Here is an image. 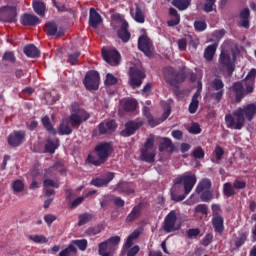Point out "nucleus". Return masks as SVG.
Wrapping results in <instances>:
<instances>
[{
  "label": "nucleus",
  "mask_w": 256,
  "mask_h": 256,
  "mask_svg": "<svg viewBox=\"0 0 256 256\" xmlns=\"http://www.w3.org/2000/svg\"><path fill=\"white\" fill-rule=\"evenodd\" d=\"M57 147H59V139H55V140H52L51 138H48L46 140V145H45V152L46 153H55Z\"/></svg>",
  "instance_id": "34"
},
{
  "label": "nucleus",
  "mask_w": 256,
  "mask_h": 256,
  "mask_svg": "<svg viewBox=\"0 0 256 256\" xmlns=\"http://www.w3.org/2000/svg\"><path fill=\"white\" fill-rule=\"evenodd\" d=\"M112 21L122 23L120 29L117 31V37L121 39L122 43H129L131 40V32H129V23L125 21L123 15L119 13L113 14Z\"/></svg>",
  "instance_id": "5"
},
{
  "label": "nucleus",
  "mask_w": 256,
  "mask_h": 256,
  "mask_svg": "<svg viewBox=\"0 0 256 256\" xmlns=\"http://www.w3.org/2000/svg\"><path fill=\"white\" fill-rule=\"evenodd\" d=\"M2 61L13 64L17 61V58L15 57V53L13 51H7L3 54Z\"/></svg>",
  "instance_id": "43"
},
{
  "label": "nucleus",
  "mask_w": 256,
  "mask_h": 256,
  "mask_svg": "<svg viewBox=\"0 0 256 256\" xmlns=\"http://www.w3.org/2000/svg\"><path fill=\"white\" fill-rule=\"evenodd\" d=\"M79 57H81V52H74L68 55V63L70 65H77V61H79Z\"/></svg>",
  "instance_id": "49"
},
{
  "label": "nucleus",
  "mask_w": 256,
  "mask_h": 256,
  "mask_svg": "<svg viewBox=\"0 0 256 256\" xmlns=\"http://www.w3.org/2000/svg\"><path fill=\"white\" fill-rule=\"evenodd\" d=\"M99 135H109V133H115L117 131V122L114 119L106 122H101L98 125Z\"/></svg>",
  "instance_id": "19"
},
{
  "label": "nucleus",
  "mask_w": 256,
  "mask_h": 256,
  "mask_svg": "<svg viewBox=\"0 0 256 256\" xmlns=\"http://www.w3.org/2000/svg\"><path fill=\"white\" fill-rule=\"evenodd\" d=\"M124 127L125 129L120 131V137H131L132 135H135L141 127H143V122L130 120L125 123Z\"/></svg>",
  "instance_id": "13"
},
{
  "label": "nucleus",
  "mask_w": 256,
  "mask_h": 256,
  "mask_svg": "<svg viewBox=\"0 0 256 256\" xmlns=\"http://www.w3.org/2000/svg\"><path fill=\"white\" fill-rule=\"evenodd\" d=\"M119 243H121L120 236H112L108 238L98 245V255L115 256V251H117V245H119Z\"/></svg>",
  "instance_id": "4"
},
{
  "label": "nucleus",
  "mask_w": 256,
  "mask_h": 256,
  "mask_svg": "<svg viewBox=\"0 0 256 256\" xmlns=\"http://www.w3.org/2000/svg\"><path fill=\"white\" fill-rule=\"evenodd\" d=\"M115 179V173L108 172L106 173L105 178H94L91 181V185L94 187H107L109 183H111V180Z\"/></svg>",
  "instance_id": "24"
},
{
  "label": "nucleus",
  "mask_w": 256,
  "mask_h": 256,
  "mask_svg": "<svg viewBox=\"0 0 256 256\" xmlns=\"http://www.w3.org/2000/svg\"><path fill=\"white\" fill-rule=\"evenodd\" d=\"M143 209H145V203L139 202L136 206L132 208L130 213L126 217V223H133V221H137L143 213Z\"/></svg>",
  "instance_id": "21"
},
{
  "label": "nucleus",
  "mask_w": 256,
  "mask_h": 256,
  "mask_svg": "<svg viewBox=\"0 0 256 256\" xmlns=\"http://www.w3.org/2000/svg\"><path fill=\"white\" fill-rule=\"evenodd\" d=\"M194 29L196 31H205L207 29V23L205 21L197 20L194 22Z\"/></svg>",
  "instance_id": "55"
},
{
  "label": "nucleus",
  "mask_w": 256,
  "mask_h": 256,
  "mask_svg": "<svg viewBox=\"0 0 256 256\" xmlns=\"http://www.w3.org/2000/svg\"><path fill=\"white\" fill-rule=\"evenodd\" d=\"M114 191L120 195H133V193H135V185L131 182L121 180L116 184Z\"/></svg>",
  "instance_id": "18"
},
{
  "label": "nucleus",
  "mask_w": 256,
  "mask_h": 256,
  "mask_svg": "<svg viewBox=\"0 0 256 256\" xmlns=\"http://www.w3.org/2000/svg\"><path fill=\"white\" fill-rule=\"evenodd\" d=\"M188 131L191 135H199L201 133V126H199V123H192Z\"/></svg>",
  "instance_id": "57"
},
{
  "label": "nucleus",
  "mask_w": 256,
  "mask_h": 256,
  "mask_svg": "<svg viewBox=\"0 0 256 256\" xmlns=\"http://www.w3.org/2000/svg\"><path fill=\"white\" fill-rule=\"evenodd\" d=\"M186 235H187L188 239H196V237H199V235H201V229L190 228L187 230Z\"/></svg>",
  "instance_id": "46"
},
{
  "label": "nucleus",
  "mask_w": 256,
  "mask_h": 256,
  "mask_svg": "<svg viewBox=\"0 0 256 256\" xmlns=\"http://www.w3.org/2000/svg\"><path fill=\"white\" fill-rule=\"evenodd\" d=\"M214 155L216 158V163H219V161H221V159H223V155H225V150H223V148H221V146H216V148L214 150Z\"/></svg>",
  "instance_id": "52"
},
{
  "label": "nucleus",
  "mask_w": 256,
  "mask_h": 256,
  "mask_svg": "<svg viewBox=\"0 0 256 256\" xmlns=\"http://www.w3.org/2000/svg\"><path fill=\"white\" fill-rule=\"evenodd\" d=\"M211 187H212L211 180L209 178H204L198 183L196 187V193L199 194V193H203V191H209Z\"/></svg>",
  "instance_id": "33"
},
{
  "label": "nucleus",
  "mask_w": 256,
  "mask_h": 256,
  "mask_svg": "<svg viewBox=\"0 0 256 256\" xmlns=\"http://www.w3.org/2000/svg\"><path fill=\"white\" fill-rule=\"evenodd\" d=\"M41 123L43 127H45L46 131L50 133V135H57V130L53 128V124H51V120L49 119V116H44L41 119Z\"/></svg>",
  "instance_id": "37"
},
{
  "label": "nucleus",
  "mask_w": 256,
  "mask_h": 256,
  "mask_svg": "<svg viewBox=\"0 0 256 256\" xmlns=\"http://www.w3.org/2000/svg\"><path fill=\"white\" fill-rule=\"evenodd\" d=\"M138 102L135 99H127L123 104L124 111L131 113L137 109Z\"/></svg>",
  "instance_id": "38"
},
{
  "label": "nucleus",
  "mask_w": 256,
  "mask_h": 256,
  "mask_svg": "<svg viewBox=\"0 0 256 256\" xmlns=\"http://www.w3.org/2000/svg\"><path fill=\"white\" fill-rule=\"evenodd\" d=\"M101 23H103L101 14H99L95 8H90L89 26L92 27V29H97Z\"/></svg>",
  "instance_id": "27"
},
{
  "label": "nucleus",
  "mask_w": 256,
  "mask_h": 256,
  "mask_svg": "<svg viewBox=\"0 0 256 256\" xmlns=\"http://www.w3.org/2000/svg\"><path fill=\"white\" fill-rule=\"evenodd\" d=\"M152 45L151 39L146 35H141L138 38V49L142 51L146 57H151L153 55V52H151Z\"/></svg>",
  "instance_id": "17"
},
{
  "label": "nucleus",
  "mask_w": 256,
  "mask_h": 256,
  "mask_svg": "<svg viewBox=\"0 0 256 256\" xmlns=\"http://www.w3.org/2000/svg\"><path fill=\"white\" fill-rule=\"evenodd\" d=\"M99 80V72L91 70L86 74L83 83L88 91H97L99 89Z\"/></svg>",
  "instance_id": "9"
},
{
  "label": "nucleus",
  "mask_w": 256,
  "mask_h": 256,
  "mask_svg": "<svg viewBox=\"0 0 256 256\" xmlns=\"http://www.w3.org/2000/svg\"><path fill=\"white\" fill-rule=\"evenodd\" d=\"M20 23L24 27H35L41 23V19L34 14L25 13L21 16Z\"/></svg>",
  "instance_id": "23"
},
{
  "label": "nucleus",
  "mask_w": 256,
  "mask_h": 256,
  "mask_svg": "<svg viewBox=\"0 0 256 256\" xmlns=\"http://www.w3.org/2000/svg\"><path fill=\"white\" fill-rule=\"evenodd\" d=\"M132 17L136 23H145V12L139 5L136 6L135 15L132 14Z\"/></svg>",
  "instance_id": "40"
},
{
  "label": "nucleus",
  "mask_w": 256,
  "mask_h": 256,
  "mask_svg": "<svg viewBox=\"0 0 256 256\" xmlns=\"http://www.w3.org/2000/svg\"><path fill=\"white\" fill-rule=\"evenodd\" d=\"M148 119V125H151L152 127H157V125H161L163 123V120L160 118H155L153 116H150Z\"/></svg>",
  "instance_id": "62"
},
{
  "label": "nucleus",
  "mask_w": 256,
  "mask_h": 256,
  "mask_svg": "<svg viewBox=\"0 0 256 256\" xmlns=\"http://www.w3.org/2000/svg\"><path fill=\"white\" fill-rule=\"evenodd\" d=\"M0 14L6 23H15L17 21V9L13 6H2L0 8Z\"/></svg>",
  "instance_id": "15"
},
{
  "label": "nucleus",
  "mask_w": 256,
  "mask_h": 256,
  "mask_svg": "<svg viewBox=\"0 0 256 256\" xmlns=\"http://www.w3.org/2000/svg\"><path fill=\"white\" fill-rule=\"evenodd\" d=\"M232 92L235 95L236 103H241L243 99L247 96V94L251 92H247V85L243 81H237L232 84Z\"/></svg>",
  "instance_id": "14"
},
{
  "label": "nucleus",
  "mask_w": 256,
  "mask_h": 256,
  "mask_svg": "<svg viewBox=\"0 0 256 256\" xmlns=\"http://www.w3.org/2000/svg\"><path fill=\"white\" fill-rule=\"evenodd\" d=\"M44 31L46 35L49 37H63V31L58 30L57 23L55 22H47L44 26Z\"/></svg>",
  "instance_id": "26"
},
{
  "label": "nucleus",
  "mask_w": 256,
  "mask_h": 256,
  "mask_svg": "<svg viewBox=\"0 0 256 256\" xmlns=\"http://www.w3.org/2000/svg\"><path fill=\"white\" fill-rule=\"evenodd\" d=\"M245 241H247V234L242 233L240 236L236 239L235 241V246L236 247H242V245L245 244Z\"/></svg>",
  "instance_id": "60"
},
{
  "label": "nucleus",
  "mask_w": 256,
  "mask_h": 256,
  "mask_svg": "<svg viewBox=\"0 0 256 256\" xmlns=\"http://www.w3.org/2000/svg\"><path fill=\"white\" fill-rule=\"evenodd\" d=\"M12 189L15 193H21L25 189V184L21 180H16L13 182Z\"/></svg>",
  "instance_id": "48"
},
{
  "label": "nucleus",
  "mask_w": 256,
  "mask_h": 256,
  "mask_svg": "<svg viewBox=\"0 0 256 256\" xmlns=\"http://www.w3.org/2000/svg\"><path fill=\"white\" fill-rule=\"evenodd\" d=\"M32 7L36 15H39L40 17H45V13L47 11V5H45V2L41 0L33 1Z\"/></svg>",
  "instance_id": "31"
},
{
  "label": "nucleus",
  "mask_w": 256,
  "mask_h": 256,
  "mask_svg": "<svg viewBox=\"0 0 256 256\" xmlns=\"http://www.w3.org/2000/svg\"><path fill=\"white\" fill-rule=\"evenodd\" d=\"M192 157H193L194 159H205V151L203 150V148L197 147V148L193 151Z\"/></svg>",
  "instance_id": "51"
},
{
  "label": "nucleus",
  "mask_w": 256,
  "mask_h": 256,
  "mask_svg": "<svg viewBox=\"0 0 256 256\" xmlns=\"http://www.w3.org/2000/svg\"><path fill=\"white\" fill-rule=\"evenodd\" d=\"M28 239H30V241H33V243L38 244L47 243L49 241V239H47L45 235H30Z\"/></svg>",
  "instance_id": "44"
},
{
  "label": "nucleus",
  "mask_w": 256,
  "mask_h": 256,
  "mask_svg": "<svg viewBox=\"0 0 256 256\" xmlns=\"http://www.w3.org/2000/svg\"><path fill=\"white\" fill-rule=\"evenodd\" d=\"M117 77H115L113 74L108 73L106 75V79H105V85H107L108 87H111V85H117Z\"/></svg>",
  "instance_id": "50"
},
{
  "label": "nucleus",
  "mask_w": 256,
  "mask_h": 256,
  "mask_svg": "<svg viewBox=\"0 0 256 256\" xmlns=\"http://www.w3.org/2000/svg\"><path fill=\"white\" fill-rule=\"evenodd\" d=\"M103 231V225L98 224L96 226L93 227H89L86 231H85V235L87 237H93L95 235H99V233H101Z\"/></svg>",
  "instance_id": "41"
},
{
  "label": "nucleus",
  "mask_w": 256,
  "mask_h": 256,
  "mask_svg": "<svg viewBox=\"0 0 256 256\" xmlns=\"http://www.w3.org/2000/svg\"><path fill=\"white\" fill-rule=\"evenodd\" d=\"M181 22V16H172L170 20L167 21L168 27H175Z\"/></svg>",
  "instance_id": "63"
},
{
  "label": "nucleus",
  "mask_w": 256,
  "mask_h": 256,
  "mask_svg": "<svg viewBox=\"0 0 256 256\" xmlns=\"http://www.w3.org/2000/svg\"><path fill=\"white\" fill-rule=\"evenodd\" d=\"M208 211L207 204H199L195 207V212L202 213V215H207Z\"/></svg>",
  "instance_id": "64"
},
{
  "label": "nucleus",
  "mask_w": 256,
  "mask_h": 256,
  "mask_svg": "<svg viewBox=\"0 0 256 256\" xmlns=\"http://www.w3.org/2000/svg\"><path fill=\"white\" fill-rule=\"evenodd\" d=\"M96 155H98V158L101 161H107V158L109 155H111V152L113 151V146L109 142H105L102 144H98L95 147Z\"/></svg>",
  "instance_id": "16"
},
{
  "label": "nucleus",
  "mask_w": 256,
  "mask_h": 256,
  "mask_svg": "<svg viewBox=\"0 0 256 256\" xmlns=\"http://www.w3.org/2000/svg\"><path fill=\"white\" fill-rule=\"evenodd\" d=\"M147 75H145V71L139 69L135 66L130 67V85L134 89L143 85V79H145Z\"/></svg>",
  "instance_id": "10"
},
{
  "label": "nucleus",
  "mask_w": 256,
  "mask_h": 256,
  "mask_svg": "<svg viewBox=\"0 0 256 256\" xmlns=\"http://www.w3.org/2000/svg\"><path fill=\"white\" fill-rule=\"evenodd\" d=\"M211 243H213V234L207 233L202 240V245L204 247H209Z\"/></svg>",
  "instance_id": "58"
},
{
  "label": "nucleus",
  "mask_w": 256,
  "mask_h": 256,
  "mask_svg": "<svg viewBox=\"0 0 256 256\" xmlns=\"http://www.w3.org/2000/svg\"><path fill=\"white\" fill-rule=\"evenodd\" d=\"M210 87L212 91L210 93V99L214 101V103H221V99H223V95H225V83L221 78H214L210 81Z\"/></svg>",
  "instance_id": "6"
},
{
  "label": "nucleus",
  "mask_w": 256,
  "mask_h": 256,
  "mask_svg": "<svg viewBox=\"0 0 256 256\" xmlns=\"http://www.w3.org/2000/svg\"><path fill=\"white\" fill-rule=\"evenodd\" d=\"M212 227L215 233H218V235H223L225 231V220L223 219V216H213Z\"/></svg>",
  "instance_id": "28"
},
{
  "label": "nucleus",
  "mask_w": 256,
  "mask_h": 256,
  "mask_svg": "<svg viewBox=\"0 0 256 256\" xmlns=\"http://www.w3.org/2000/svg\"><path fill=\"white\" fill-rule=\"evenodd\" d=\"M251 10L249 8H243L239 13V21L237 25L243 29H249L251 27Z\"/></svg>",
  "instance_id": "22"
},
{
  "label": "nucleus",
  "mask_w": 256,
  "mask_h": 256,
  "mask_svg": "<svg viewBox=\"0 0 256 256\" xmlns=\"http://www.w3.org/2000/svg\"><path fill=\"white\" fill-rule=\"evenodd\" d=\"M93 219V215L89 213H83L78 216V226L82 227V225H87L89 221Z\"/></svg>",
  "instance_id": "42"
},
{
  "label": "nucleus",
  "mask_w": 256,
  "mask_h": 256,
  "mask_svg": "<svg viewBox=\"0 0 256 256\" xmlns=\"http://www.w3.org/2000/svg\"><path fill=\"white\" fill-rule=\"evenodd\" d=\"M235 59V55H233L232 59L231 54H229V52L222 51L218 59L219 71H221V73L226 72L228 77H233V72L235 71Z\"/></svg>",
  "instance_id": "3"
},
{
  "label": "nucleus",
  "mask_w": 256,
  "mask_h": 256,
  "mask_svg": "<svg viewBox=\"0 0 256 256\" xmlns=\"http://www.w3.org/2000/svg\"><path fill=\"white\" fill-rule=\"evenodd\" d=\"M183 81H185V74L183 72H176L174 78L168 79L167 83L172 87H179V84L183 83Z\"/></svg>",
  "instance_id": "32"
},
{
  "label": "nucleus",
  "mask_w": 256,
  "mask_h": 256,
  "mask_svg": "<svg viewBox=\"0 0 256 256\" xmlns=\"http://www.w3.org/2000/svg\"><path fill=\"white\" fill-rule=\"evenodd\" d=\"M255 78H256V69L252 68L250 72L246 75L243 82L246 85L247 93H253L255 89Z\"/></svg>",
  "instance_id": "25"
},
{
  "label": "nucleus",
  "mask_w": 256,
  "mask_h": 256,
  "mask_svg": "<svg viewBox=\"0 0 256 256\" xmlns=\"http://www.w3.org/2000/svg\"><path fill=\"white\" fill-rule=\"evenodd\" d=\"M51 169L58 171V173H65V164L63 163V161H57L54 163Z\"/></svg>",
  "instance_id": "56"
},
{
  "label": "nucleus",
  "mask_w": 256,
  "mask_h": 256,
  "mask_svg": "<svg viewBox=\"0 0 256 256\" xmlns=\"http://www.w3.org/2000/svg\"><path fill=\"white\" fill-rule=\"evenodd\" d=\"M154 146L155 140H153L152 138H148L144 144V148L140 150L141 161H145V163H155V156L157 154L155 153V149L153 148Z\"/></svg>",
  "instance_id": "7"
},
{
  "label": "nucleus",
  "mask_w": 256,
  "mask_h": 256,
  "mask_svg": "<svg viewBox=\"0 0 256 256\" xmlns=\"http://www.w3.org/2000/svg\"><path fill=\"white\" fill-rule=\"evenodd\" d=\"M159 151L163 153L167 151L168 153H175V144L169 138H162V141L159 144Z\"/></svg>",
  "instance_id": "30"
},
{
  "label": "nucleus",
  "mask_w": 256,
  "mask_h": 256,
  "mask_svg": "<svg viewBox=\"0 0 256 256\" xmlns=\"http://www.w3.org/2000/svg\"><path fill=\"white\" fill-rule=\"evenodd\" d=\"M202 194L200 195L201 201H204V203H209L211 199H213V193L210 192V190H206L201 192Z\"/></svg>",
  "instance_id": "53"
},
{
  "label": "nucleus",
  "mask_w": 256,
  "mask_h": 256,
  "mask_svg": "<svg viewBox=\"0 0 256 256\" xmlns=\"http://www.w3.org/2000/svg\"><path fill=\"white\" fill-rule=\"evenodd\" d=\"M195 183H197V176H195V174H183L182 176L177 177L174 181V184L176 185H184L185 195H189L191 191H193Z\"/></svg>",
  "instance_id": "8"
},
{
  "label": "nucleus",
  "mask_w": 256,
  "mask_h": 256,
  "mask_svg": "<svg viewBox=\"0 0 256 256\" xmlns=\"http://www.w3.org/2000/svg\"><path fill=\"white\" fill-rule=\"evenodd\" d=\"M102 57L112 67H117L121 61V54L117 49H102Z\"/></svg>",
  "instance_id": "11"
},
{
  "label": "nucleus",
  "mask_w": 256,
  "mask_h": 256,
  "mask_svg": "<svg viewBox=\"0 0 256 256\" xmlns=\"http://www.w3.org/2000/svg\"><path fill=\"white\" fill-rule=\"evenodd\" d=\"M89 117H91V115L85 109H72L70 116L63 119L60 123L58 127L59 135H71L73 133V127H79L85 123Z\"/></svg>",
  "instance_id": "2"
},
{
  "label": "nucleus",
  "mask_w": 256,
  "mask_h": 256,
  "mask_svg": "<svg viewBox=\"0 0 256 256\" xmlns=\"http://www.w3.org/2000/svg\"><path fill=\"white\" fill-rule=\"evenodd\" d=\"M172 5L179 11H185L191 7V0H172Z\"/></svg>",
  "instance_id": "36"
},
{
  "label": "nucleus",
  "mask_w": 256,
  "mask_h": 256,
  "mask_svg": "<svg viewBox=\"0 0 256 256\" xmlns=\"http://www.w3.org/2000/svg\"><path fill=\"white\" fill-rule=\"evenodd\" d=\"M71 253H77V248H76L75 245H73V244L68 245L67 248H65L64 250H62V251L59 253V256H69V255H71Z\"/></svg>",
  "instance_id": "47"
},
{
  "label": "nucleus",
  "mask_w": 256,
  "mask_h": 256,
  "mask_svg": "<svg viewBox=\"0 0 256 256\" xmlns=\"http://www.w3.org/2000/svg\"><path fill=\"white\" fill-rule=\"evenodd\" d=\"M197 109H199V100H191L189 105V113H197Z\"/></svg>",
  "instance_id": "61"
},
{
  "label": "nucleus",
  "mask_w": 256,
  "mask_h": 256,
  "mask_svg": "<svg viewBox=\"0 0 256 256\" xmlns=\"http://www.w3.org/2000/svg\"><path fill=\"white\" fill-rule=\"evenodd\" d=\"M72 245H76L80 251H85L87 249V239L73 240Z\"/></svg>",
  "instance_id": "45"
},
{
  "label": "nucleus",
  "mask_w": 256,
  "mask_h": 256,
  "mask_svg": "<svg viewBox=\"0 0 256 256\" xmlns=\"http://www.w3.org/2000/svg\"><path fill=\"white\" fill-rule=\"evenodd\" d=\"M255 115V104L251 103L244 106L243 108L239 107L233 111V115L227 114L225 116L226 127L228 129H236L237 131H241V129L245 127V119L246 121L251 122L253 121V117H255Z\"/></svg>",
  "instance_id": "1"
},
{
  "label": "nucleus",
  "mask_w": 256,
  "mask_h": 256,
  "mask_svg": "<svg viewBox=\"0 0 256 256\" xmlns=\"http://www.w3.org/2000/svg\"><path fill=\"white\" fill-rule=\"evenodd\" d=\"M215 3H217V0H206L203 8L205 13H211L213 11V7H215Z\"/></svg>",
  "instance_id": "54"
},
{
  "label": "nucleus",
  "mask_w": 256,
  "mask_h": 256,
  "mask_svg": "<svg viewBox=\"0 0 256 256\" xmlns=\"http://www.w3.org/2000/svg\"><path fill=\"white\" fill-rule=\"evenodd\" d=\"M23 53L24 55H26V57H29L30 59H37L41 57V51H39V48L34 44L26 45L23 48Z\"/></svg>",
  "instance_id": "29"
},
{
  "label": "nucleus",
  "mask_w": 256,
  "mask_h": 256,
  "mask_svg": "<svg viewBox=\"0 0 256 256\" xmlns=\"http://www.w3.org/2000/svg\"><path fill=\"white\" fill-rule=\"evenodd\" d=\"M223 195H225V197H233V195H237L233 184H231L230 182H226L223 184Z\"/></svg>",
  "instance_id": "39"
},
{
  "label": "nucleus",
  "mask_w": 256,
  "mask_h": 256,
  "mask_svg": "<svg viewBox=\"0 0 256 256\" xmlns=\"http://www.w3.org/2000/svg\"><path fill=\"white\" fill-rule=\"evenodd\" d=\"M215 53H217V44L207 46L204 51V59H206V61H213Z\"/></svg>",
  "instance_id": "35"
},
{
  "label": "nucleus",
  "mask_w": 256,
  "mask_h": 256,
  "mask_svg": "<svg viewBox=\"0 0 256 256\" xmlns=\"http://www.w3.org/2000/svg\"><path fill=\"white\" fill-rule=\"evenodd\" d=\"M23 139H25V131L15 130L12 134H9L8 136V145H10V147H19V145L23 143Z\"/></svg>",
  "instance_id": "20"
},
{
  "label": "nucleus",
  "mask_w": 256,
  "mask_h": 256,
  "mask_svg": "<svg viewBox=\"0 0 256 256\" xmlns=\"http://www.w3.org/2000/svg\"><path fill=\"white\" fill-rule=\"evenodd\" d=\"M44 221L47 223L48 227H51L53 225V222L57 221V216L54 214H46L44 216Z\"/></svg>",
  "instance_id": "59"
},
{
  "label": "nucleus",
  "mask_w": 256,
  "mask_h": 256,
  "mask_svg": "<svg viewBox=\"0 0 256 256\" xmlns=\"http://www.w3.org/2000/svg\"><path fill=\"white\" fill-rule=\"evenodd\" d=\"M177 223V213L175 210H171L164 218L163 231L165 233H173V231H179V226Z\"/></svg>",
  "instance_id": "12"
}]
</instances>
